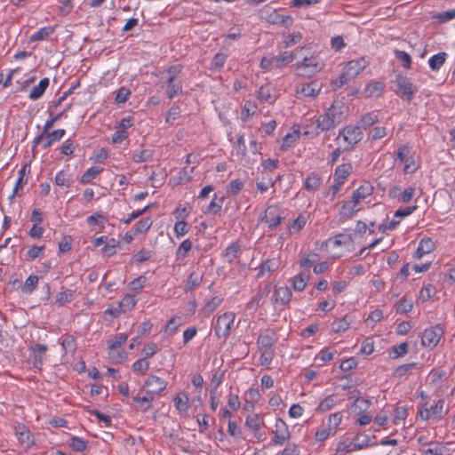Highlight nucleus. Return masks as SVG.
<instances>
[{
  "mask_svg": "<svg viewBox=\"0 0 455 455\" xmlns=\"http://www.w3.org/2000/svg\"><path fill=\"white\" fill-rule=\"evenodd\" d=\"M393 83L396 85L395 93L402 100L411 102L417 92V87L413 84L411 78L401 74L396 75Z\"/></svg>",
  "mask_w": 455,
  "mask_h": 455,
  "instance_id": "f257e3e1",
  "label": "nucleus"
},
{
  "mask_svg": "<svg viewBox=\"0 0 455 455\" xmlns=\"http://www.w3.org/2000/svg\"><path fill=\"white\" fill-rule=\"evenodd\" d=\"M234 320L235 314L232 312H226L217 318L214 332L218 339H227L229 336Z\"/></svg>",
  "mask_w": 455,
  "mask_h": 455,
  "instance_id": "f03ea898",
  "label": "nucleus"
},
{
  "mask_svg": "<svg viewBox=\"0 0 455 455\" xmlns=\"http://www.w3.org/2000/svg\"><path fill=\"white\" fill-rule=\"evenodd\" d=\"M322 63L313 55H304L301 62L296 63V68L302 76H310L322 69Z\"/></svg>",
  "mask_w": 455,
  "mask_h": 455,
  "instance_id": "7ed1b4c3",
  "label": "nucleus"
},
{
  "mask_svg": "<svg viewBox=\"0 0 455 455\" xmlns=\"http://www.w3.org/2000/svg\"><path fill=\"white\" fill-rule=\"evenodd\" d=\"M283 220L284 218L280 215L279 209L276 205L267 206L263 215L259 218V221L267 224V228L270 230L275 229Z\"/></svg>",
  "mask_w": 455,
  "mask_h": 455,
  "instance_id": "20e7f679",
  "label": "nucleus"
},
{
  "mask_svg": "<svg viewBox=\"0 0 455 455\" xmlns=\"http://www.w3.org/2000/svg\"><path fill=\"white\" fill-rule=\"evenodd\" d=\"M443 335V329L440 324H436L426 329L421 337V343L424 347H435Z\"/></svg>",
  "mask_w": 455,
  "mask_h": 455,
  "instance_id": "39448f33",
  "label": "nucleus"
},
{
  "mask_svg": "<svg viewBox=\"0 0 455 455\" xmlns=\"http://www.w3.org/2000/svg\"><path fill=\"white\" fill-rule=\"evenodd\" d=\"M342 136L344 140L350 145L348 148L351 150L355 145H356L363 139V132L361 127L358 125H347L339 132V136Z\"/></svg>",
  "mask_w": 455,
  "mask_h": 455,
  "instance_id": "423d86ee",
  "label": "nucleus"
},
{
  "mask_svg": "<svg viewBox=\"0 0 455 455\" xmlns=\"http://www.w3.org/2000/svg\"><path fill=\"white\" fill-rule=\"evenodd\" d=\"M275 430L273 431L274 438L270 442V445H282L287 441L290 436V431L287 424L280 418L275 421Z\"/></svg>",
  "mask_w": 455,
  "mask_h": 455,
  "instance_id": "0eeeda50",
  "label": "nucleus"
},
{
  "mask_svg": "<svg viewBox=\"0 0 455 455\" xmlns=\"http://www.w3.org/2000/svg\"><path fill=\"white\" fill-rule=\"evenodd\" d=\"M143 387L148 388L147 395L154 397L155 395H159L166 388L167 382L156 375H150L145 380Z\"/></svg>",
  "mask_w": 455,
  "mask_h": 455,
  "instance_id": "6e6552de",
  "label": "nucleus"
},
{
  "mask_svg": "<svg viewBox=\"0 0 455 455\" xmlns=\"http://www.w3.org/2000/svg\"><path fill=\"white\" fill-rule=\"evenodd\" d=\"M347 110L348 108L342 101L335 100L328 108V113L338 125L346 118Z\"/></svg>",
  "mask_w": 455,
  "mask_h": 455,
  "instance_id": "1a4fd4ad",
  "label": "nucleus"
},
{
  "mask_svg": "<svg viewBox=\"0 0 455 455\" xmlns=\"http://www.w3.org/2000/svg\"><path fill=\"white\" fill-rule=\"evenodd\" d=\"M367 65L368 61L364 58L352 60L347 63L345 70L347 71V75L350 76L351 78H354L363 71Z\"/></svg>",
  "mask_w": 455,
  "mask_h": 455,
  "instance_id": "9d476101",
  "label": "nucleus"
},
{
  "mask_svg": "<svg viewBox=\"0 0 455 455\" xmlns=\"http://www.w3.org/2000/svg\"><path fill=\"white\" fill-rule=\"evenodd\" d=\"M30 350L33 352V366L36 369H41L43 365V356L47 351V346L39 343H33L30 346Z\"/></svg>",
  "mask_w": 455,
  "mask_h": 455,
  "instance_id": "9b49d317",
  "label": "nucleus"
},
{
  "mask_svg": "<svg viewBox=\"0 0 455 455\" xmlns=\"http://www.w3.org/2000/svg\"><path fill=\"white\" fill-rule=\"evenodd\" d=\"M435 249V243L429 237H424L419 241V246L414 252L413 258L419 259L425 254H428Z\"/></svg>",
  "mask_w": 455,
  "mask_h": 455,
  "instance_id": "f8f14e48",
  "label": "nucleus"
},
{
  "mask_svg": "<svg viewBox=\"0 0 455 455\" xmlns=\"http://www.w3.org/2000/svg\"><path fill=\"white\" fill-rule=\"evenodd\" d=\"M15 435H17L19 441L21 443L26 444L28 447H30L32 444H34L32 434L25 425L19 424L16 426Z\"/></svg>",
  "mask_w": 455,
  "mask_h": 455,
  "instance_id": "ddd939ff",
  "label": "nucleus"
},
{
  "mask_svg": "<svg viewBox=\"0 0 455 455\" xmlns=\"http://www.w3.org/2000/svg\"><path fill=\"white\" fill-rule=\"evenodd\" d=\"M268 22L275 25H283L289 28L293 24V19L290 15H283L276 11L272 12L267 18Z\"/></svg>",
  "mask_w": 455,
  "mask_h": 455,
  "instance_id": "4468645a",
  "label": "nucleus"
},
{
  "mask_svg": "<svg viewBox=\"0 0 455 455\" xmlns=\"http://www.w3.org/2000/svg\"><path fill=\"white\" fill-rule=\"evenodd\" d=\"M275 333H263L258 337L257 346L259 351L273 349L275 344Z\"/></svg>",
  "mask_w": 455,
  "mask_h": 455,
  "instance_id": "2eb2a0df",
  "label": "nucleus"
},
{
  "mask_svg": "<svg viewBox=\"0 0 455 455\" xmlns=\"http://www.w3.org/2000/svg\"><path fill=\"white\" fill-rule=\"evenodd\" d=\"M271 284L267 283L263 287H261L257 294L251 298V299L248 302L247 307L248 308H257L260 306L261 299L264 297H267L271 292Z\"/></svg>",
  "mask_w": 455,
  "mask_h": 455,
  "instance_id": "dca6fc26",
  "label": "nucleus"
},
{
  "mask_svg": "<svg viewBox=\"0 0 455 455\" xmlns=\"http://www.w3.org/2000/svg\"><path fill=\"white\" fill-rule=\"evenodd\" d=\"M292 292L291 289L287 286L279 287L274 291V298L275 303H280L282 305L288 304L291 299Z\"/></svg>",
  "mask_w": 455,
  "mask_h": 455,
  "instance_id": "f3484780",
  "label": "nucleus"
},
{
  "mask_svg": "<svg viewBox=\"0 0 455 455\" xmlns=\"http://www.w3.org/2000/svg\"><path fill=\"white\" fill-rule=\"evenodd\" d=\"M321 86L316 81L304 84L300 88H297V93H301L305 97H315L320 92Z\"/></svg>",
  "mask_w": 455,
  "mask_h": 455,
  "instance_id": "a211bd4d",
  "label": "nucleus"
},
{
  "mask_svg": "<svg viewBox=\"0 0 455 455\" xmlns=\"http://www.w3.org/2000/svg\"><path fill=\"white\" fill-rule=\"evenodd\" d=\"M296 58V53L293 52H284L280 55L274 56L275 68H282L287 64L292 62Z\"/></svg>",
  "mask_w": 455,
  "mask_h": 455,
  "instance_id": "6ab92c4d",
  "label": "nucleus"
},
{
  "mask_svg": "<svg viewBox=\"0 0 455 455\" xmlns=\"http://www.w3.org/2000/svg\"><path fill=\"white\" fill-rule=\"evenodd\" d=\"M66 131L64 129H58L52 132L47 131L43 144L44 148L51 147L55 141H59L65 135Z\"/></svg>",
  "mask_w": 455,
  "mask_h": 455,
  "instance_id": "aec40b11",
  "label": "nucleus"
},
{
  "mask_svg": "<svg viewBox=\"0 0 455 455\" xmlns=\"http://www.w3.org/2000/svg\"><path fill=\"white\" fill-rule=\"evenodd\" d=\"M49 84V78L45 77L41 79L39 84L30 91L29 99L32 100L40 99L44 93L45 90L48 88Z\"/></svg>",
  "mask_w": 455,
  "mask_h": 455,
  "instance_id": "412c9836",
  "label": "nucleus"
},
{
  "mask_svg": "<svg viewBox=\"0 0 455 455\" xmlns=\"http://www.w3.org/2000/svg\"><path fill=\"white\" fill-rule=\"evenodd\" d=\"M240 251V244L238 243H233L226 248L222 256L227 262L232 263L234 259L239 257Z\"/></svg>",
  "mask_w": 455,
  "mask_h": 455,
  "instance_id": "4be33fe9",
  "label": "nucleus"
},
{
  "mask_svg": "<svg viewBox=\"0 0 455 455\" xmlns=\"http://www.w3.org/2000/svg\"><path fill=\"white\" fill-rule=\"evenodd\" d=\"M372 192L373 187L369 182H365L353 192L352 198L360 202V200L371 195Z\"/></svg>",
  "mask_w": 455,
  "mask_h": 455,
  "instance_id": "5701e85b",
  "label": "nucleus"
},
{
  "mask_svg": "<svg viewBox=\"0 0 455 455\" xmlns=\"http://www.w3.org/2000/svg\"><path fill=\"white\" fill-rule=\"evenodd\" d=\"M359 202L352 198V200L345 202L340 208L339 214L346 218L350 219L355 212L358 210L356 209V205Z\"/></svg>",
  "mask_w": 455,
  "mask_h": 455,
  "instance_id": "b1692460",
  "label": "nucleus"
},
{
  "mask_svg": "<svg viewBox=\"0 0 455 455\" xmlns=\"http://www.w3.org/2000/svg\"><path fill=\"white\" fill-rule=\"evenodd\" d=\"M321 184V177L315 172L308 174L305 180L304 187L307 191H315Z\"/></svg>",
  "mask_w": 455,
  "mask_h": 455,
  "instance_id": "393cba45",
  "label": "nucleus"
},
{
  "mask_svg": "<svg viewBox=\"0 0 455 455\" xmlns=\"http://www.w3.org/2000/svg\"><path fill=\"white\" fill-rule=\"evenodd\" d=\"M447 59V53L444 52H439L432 56L428 60V65L432 71H438L441 67L444 64Z\"/></svg>",
  "mask_w": 455,
  "mask_h": 455,
  "instance_id": "a878e982",
  "label": "nucleus"
},
{
  "mask_svg": "<svg viewBox=\"0 0 455 455\" xmlns=\"http://www.w3.org/2000/svg\"><path fill=\"white\" fill-rule=\"evenodd\" d=\"M352 170V165L350 164H342L337 166L334 172V181H339L344 184V180L349 175Z\"/></svg>",
  "mask_w": 455,
  "mask_h": 455,
  "instance_id": "bb28decb",
  "label": "nucleus"
},
{
  "mask_svg": "<svg viewBox=\"0 0 455 455\" xmlns=\"http://www.w3.org/2000/svg\"><path fill=\"white\" fill-rule=\"evenodd\" d=\"M337 125V124L331 119V116L327 112L324 115H322L317 119V128L321 131H329L332 128H334Z\"/></svg>",
  "mask_w": 455,
  "mask_h": 455,
  "instance_id": "cd10ccee",
  "label": "nucleus"
},
{
  "mask_svg": "<svg viewBox=\"0 0 455 455\" xmlns=\"http://www.w3.org/2000/svg\"><path fill=\"white\" fill-rule=\"evenodd\" d=\"M378 121V116L374 112H370L361 117L357 125L361 127V129L366 130Z\"/></svg>",
  "mask_w": 455,
  "mask_h": 455,
  "instance_id": "c85d7f7f",
  "label": "nucleus"
},
{
  "mask_svg": "<svg viewBox=\"0 0 455 455\" xmlns=\"http://www.w3.org/2000/svg\"><path fill=\"white\" fill-rule=\"evenodd\" d=\"M300 135L299 131H294L291 133H287L283 138V144L281 145L280 149L283 151L288 150L290 148L293 147L297 140H299Z\"/></svg>",
  "mask_w": 455,
  "mask_h": 455,
  "instance_id": "c756f323",
  "label": "nucleus"
},
{
  "mask_svg": "<svg viewBox=\"0 0 455 455\" xmlns=\"http://www.w3.org/2000/svg\"><path fill=\"white\" fill-rule=\"evenodd\" d=\"M202 281H203L202 274H199L196 272H192L187 280V283L185 285V291H188L194 290L195 288H196L197 286H199L201 284Z\"/></svg>",
  "mask_w": 455,
  "mask_h": 455,
  "instance_id": "7c9ffc66",
  "label": "nucleus"
},
{
  "mask_svg": "<svg viewBox=\"0 0 455 455\" xmlns=\"http://www.w3.org/2000/svg\"><path fill=\"white\" fill-rule=\"evenodd\" d=\"M308 279L309 276L306 274L296 275L292 279V288L296 291H302L306 288Z\"/></svg>",
  "mask_w": 455,
  "mask_h": 455,
  "instance_id": "2f4dec72",
  "label": "nucleus"
},
{
  "mask_svg": "<svg viewBox=\"0 0 455 455\" xmlns=\"http://www.w3.org/2000/svg\"><path fill=\"white\" fill-rule=\"evenodd\" d=\"M174 406L179 412H186L188 408V397L185 394H179L173 399Z\"/></svg>",
  "mask_w": 455,
  "mask_h": 455,
  "instance_id": "473e14b6",
  "label": "nucleus"
},
{
  "mask_svg": "<svg viewBox=\"0 0 455 455\" xmlns=\"http://www.w3.org/2000/svg\"><path fill=\"white\" fill-rule=\"evenodd\" d=\"M54 32V27H44L40 28L38 31L34 33L30 38V42L41 41L48 38L50 35Z\"/></svg>",
  "mask_w": 455,
  "mask_h": 455,
  "instance_id": "72a5a7b5",
  "label": "nucleus"
},
{
  "mask_svg": "<svg viewBox=\"0 0 455 455\" xmlns=\"http://www.w3.org/2000/svg\"><path fill=\"white\" fill-rule=\"evenodd\" d=\"M275 183V181H274L272 178L269 177L268 175H263L260 179L258 178L256 180L257 189L259 190L261 193H264L267 191L269 188L274 187Z\"/></svg>",
  "mask_w": 455,
  "mask_h": 455,
  "instance_id": "f704fd0d",
  "label": "nucleus"
},
{
  "mask_svg": "<svg viewBox=\"0 0 455 455\" xmlns=\"http://www.w3.org/2000/svg\"><path fill=\"white\" fill-rule=\"evenodd\" d=\"M38 276L36 275H30L25 281L21 287V291L25 294H30L36 288L38 283Z\"/></svg>",
  "mask_w": 455,
  "mask_h": 455,
  "instance_id": "c9c22d12",
  "label": "nucleus"
},
{
  "mask_svg": "<svg viewBox=\"0 0 455 455\" xmlns=\"http://www.w3.org/2000/svg\"><path fill=\"white\" fill-rule=\"evenodd\" d=\"M87 445V441L77 436H71L68 442V446L75 451H84Z\"/></svg>",
  "mask_w": 455,
  "mask_h": 455,
  "instance_id": "e433bc0d",
  "label": "nucleus"
},
{
  "mask_svg": "<svg viewBox=\"0 0 455 455\" xmlns=\"http://www.w3.org/2000/svg\"><path fill=\"white\" fill-rule=\"evenodd\" d=\"M135 305H136L135 297L131 294H126L118 304V306L121 308V311H123V313H125V312L132 309Z\"/></svg>",
  "mask_w": 455,
  "mask_h": 455,
  "instance_id": "4c0bfd02",
  "label": "nucleus"
},
{
  "mask_svg": "<svg viewBox=\"0 0 455 455\" xmlns=\"http://www.w3.org/2000/svg\"><path fill=\"white\" fill-rule=\"evenodd\" d=\"M279 267V262L278 260L272 259H267L260 265V270L258 274V276H261L265 271L267 272H274L277 270Z\"/></svg>",
  "mask_w": 455,
  "mask_h": 455,
  "instance_id": "58836bf2",
  "label": "nucleus"
},
{
  "mask_svg": "<svg viewBox=\"0 0 455 455\" xmlns=\"http://www.w3.org/2000/svg\"><path fill=\"white\" fill-rule=\"evenodd\" d=\"M224 200L225 198L223 196L218 197L217 195H214V198L207 207V212L214 215L218 214L221 211Z\"/></svg>",
  "mask_w": 455,
  "mask_h": 455,
  "instance_id": "ea45409f",
  "label": "nucleus"
},
{
  "mask_svg": "<svg viewBox=\"0 0 455 455\" xmlns=\"http://www.w3.org/2000/svg\"><path fill=\"white\" fill-rule=\"evenodd\" d=\"M127 339H128V336L125 333L116 334L112 340L108 341V349L113 351V350L120 347L123 344H124L126 342Z\"/></svg>",
  "mask_w": 455,
  "mask_h": 455,
  "instance_id": "a19ab883",
  "label": "nucleus"
},
{
  "mask_svg": "<svg viewBox=\"0 0 455 455\" xmlns=\"http://www.w3.org/2000/svg\"><path fill=\"white\" fill-rule=\"evenodd\" d=\"M370 443V437L367 435H357L353 443L354 450L358 451L366 447L371 446Z\"/></svg>",
  "mask_w": 455,
  "mask_h": 455,
  "instance_id": "79ce46f5",
  "label": "nucleus"
},
{
  "mask_svg": "<svg viewBox=\"0 0 455 455\" xmlns=\"http://www.w3.org/2000/svg\"><path fill=\"white\" fill-rule=\"evenodd\" d=\"M273 88L269 85H262L258 90V99L263 102H269L273 99Z\"/></svg>",
  "mask_w": 455,
  "mask_h": 455,
  "instance_id": "37998d69",
  "label": "nucleus"
},
{
  "mask_svg": "<svg viewBox=\"0 0 455 455\" xmlns=\"http://www.w3.org/2000/svg\"><path fill=\"white\" fill-rule=\"evenodd\" d=\"M261 425H263V421L261 418L257 414L251 415L246 418L245 426L250 429L258 431L259 430Z\"/></svg>",
  "mask_w": 455,
  "mask_h": 455,
  "instance_id": "c03bdc74",
  "label": "nucleus"
},
{
  "mask_svg": "<svg viewBox=\"0 0 455 455\" xmlns=\"http://www.w3.org/2000/svg\"><path fill=\"white\" fill-rule=\"evenodd\" d=\"M395 58L402 62V66L410 69L411 68V57L409 53L404 51L395 50Z\"/></svg>",
  "mask_w": 455,
  "mask_h": 455,
  "instance_id": "a18cd8bd",
  "label": "nucleus"
},
{
  "mask_svg": "<svg viewBox=\"0 0 455 455\" xmlns=\"http://www.w3.org/2000/svg\"><path fill=\"white\" fill-rule=\"evenodd\" d=\"M329 241L331 242L335 246L347 245L354 242L352 235L343 234L337 235L333 238H331Z\"/></svg>",
  "mask_w": 455,
  "mask_h": 455,
  "instance_id": "49530a36",
  "label": "nucleus"
},
{
  "mask_svg": "<svg viewBox=\"0 0 455 455\" xmlns=\"http://www.w3.org/2000/svg\"><path fill=\"white\" fill-rule=\"evenodd\" d=\"M417 366V363H410L399 365L394 371V377L402 378L405 376L409 371L415 369Z\"/></svg>",
  "mask_w": 455,
  "mask_h": 455,
  "instance_id": "de8ad7c7",
  "label": "nucleus"
},
{
  "mask_svg": "<svg viewBox=\"0 0 455 455\" xmlns=\"http://www.w3.org/2000/svg\"><path fill=\"white\" fill-rule=\"evenodd\" d=\"M74 291L72 290H66L65 291L60 292L55 296V302L59 304V306H63L64 304L70 302L73 299Z\"/></svg>",
  "mask_w": 455,
  "mask_h": 455,
  "instance_id": "09e8293b",
  "label": "nucleus"
},
{
  "mask_svg": "<svg viewBox=\"0 0 455 455\" xmlns=\"http://www.w3.org/2000/svg\"><path fill=\"white\" fill-rule=\"evenodd\" d=\"M413 303L411 300L407 299L406 297H403L396 307L397 314H407L412 310Z\"/></svg>",
  "mask_w": 455,
  "mask_h": 455,
  "instance_id": "8fccbe9b",
  "label": "nucleus"
},
{
  "mask_svg": "<svg viewBox=\"0 0 455 455\" xmlns=\"http://www.w3.org/2000/svg\"><path fill=\"white\" fill-rule=\"evenodd\" d=\"M243 186L244 182L242 180L235 179L227 186V192L233 196H236L243 189Z\"/></svg>",
  "mask_w": 455,
  "mask_h": 455,
  "instance_id": "3c124183",
  "label": "nucleus"
},
{
  "mask_svg": "<svg viewBox=\"0 0 455 455\" xmlns=\"http://www.w3.org/2000/svg\"><path fill=\"white\" fill-rule=\"evenodd\" d=\"M221 302L222 299L215 296L205 303L203 310L204 311L205 315H210L221 304Z\"/></svg>",
  "mask_w": 455,
  "mask_h": 455,
  "instance_id": "603ef678",
  "label": "nucleus"
},
{
  "mask_svg": "<svg viewBox=\"0 0 455 455\" xmlns=\"http://www.w3.org/2000/svg\"><path fill=\"white\" fill-rule=\"evenodd\" d=\"M119 241L111 238L106 241L105 245L102 247L101 251L108 257H110L116 253V248L118 246Z\"/></svg>",
  "mask_w": 455,
  "mask_h": 455,
  "instance_id": "864d4df0",
  "label": "nucleus"
},
{
  "mask_svg": "<svg viewBox=\"0 0 455 455\" xmlns=\"http://www.w3.org/2000/svg\"><path fill=\"white\" fill-rule=\"evenodd\" d=\"M55 183L60 187L69 188L72 180L64 171H60L55 176Z\"/></svg>",
  "mask_w": 455,
  "mask_h": 455,
  "instance_id": "5fc2aeb1",
  "label": "nucleus"
},
{
  "mask_svg": "<svg viewBox=\"0 0 455 455\" xmlns=\"http://www.w3.org/2000/svg\"><path fill=\"white\" fill-rule=\"evenodd\" d=\"M443 405L444 401L439 400L434 406H431L430 409V414L431 416L435 419H441L443 416Z\"/></svg>",
  "mask_w": 455,
  "mask_h": 455,
  "instance_id": "6e6d98bb",
  "label": "nucleus"
},
{
  "mask_svg": "<svg viewBox=\"0 0 455 455\" xmlns=\"http://www.w3.org/2000/svg\"><path fill=\"white\" fill-rule=\"evenodd\" d=\"M102 172V169L89 168L80 178L79 182L82 184L89 183L92 179Z\"/></svg>",
  "mask_w": 455,
  "mask_h": 455,
  "instance_id": "4d7b16f0",
  "label": "nucleus"
},
{
  "mask_svg": "<svg viewBox=\"0 0 455 455\" xmlns=\"http://www.w3.org/2000/svg\"><path fill=\"white\" fill-rule=\"evenodd\" d=\"M335 404L334 395H328L323 401L320 402L316 408L319 412H324L331 410Z\"/></svg>",
  "mask_w": 455,
  "mask_h": 455,
  "instance_id": "13d9d810",
  "label": "nucleus"
},
{
  "mask_svg": "<svg viewBox=\"0 0 455 455\" xmlns=\"http://www.w3.org/2000/svg\"><path fill=\"white\" fill-rule=\"evenodd\" d=\"M432 18L437 20L440 23L447 22L455 19L454 9L435 13Z\"/></svg>",
  "mask_w": 455,
  "mask_h": 455,
  "instance_id": "bf43d9fd",
  "label": "nucleus"
},
{
  "mask_svg": "<svg viewBox=\"0 0 455 455\" xmlns=\"http://www.w3.org/2000/svg\"><path fill=\"white\" fill-rule=\"evenodd\" d=\"M352 406L355 407V410H358V414H361L369 409L371 401L369 399L357 397Z\"/></svg>",
  "mask_w": 455,
  "mask_h": 455,
  "instance_id": "052dcab7",
  "label": "nucleus"
},
{
  "mask_svg": "<svg viewBox=\"0 0 455 455\" xmlns=\"http://www.w3.org/2000/svg\"><path fill=\"white\" fill-rule=\"evenodd\" d=\"M152 224L153 221L150 218L141 219L135 224L136 233L147 232L151 228Z\"/></svg>",
  "mask_w": 455,
  "mask_h": 455,
  "instance_id": "680f3d73",
  "label": "nucleus"
},
{
  "mask_svg": "<svg viewBox=\"0 0 455 455\" xmlns=\"http://www.w3.org/2000/svg\"><path fill=\"white\" fill-rule=\"evenodd\" d=\"M192 248V242L189 239L184 240L176 251L177 258H185Z\"/></svg>",
  "mask_w": 455,
  "mask_h": 455,
  "instance_id": "e2e57ef3",
  "label": "nucleus"
},
{
  "mask_svg": "<svg viewBox=\"0 0 455 455\" xmlns=\"http://www.w3.org/2000/svg\"><path fill=\"white\" fill-rule=\"evenodd\" d=\"M131 95V91L128 88L121 87L116 91L115 102L117 104L124 103Z\"/></svg>",
  "mask_w": 455,
  "mask_h": 455,
  "instance_id": "0e129e2a",
  "label": "nucleus"
},
{
  "mask_svg": "<svg viewBox=\"0 0 455 455\" xmlns=\"http://www.w3.org/2000/svg\"><path fill=\"white\" fill-rule=\"evenodd\" d=\"M180 116V108L178 105H173L166 114L165 122L172 124Z\"/></svg>",
  "mask_w": 455,
  "mask_h": 455,
  "instance_id": "69168bd1",
  "label": "nucleus"
},
{
  "mask_svg": "<svg viewBox=\"0 0 455 455\" xmlns=\"http://www.w3.org/2000/svg\"><path fill=\"white\" fill-rule=\"evenodd\" d=\"M152 255V251L141 249L138 253L132 256V259L136 263L140 264L150 259Z\"/></svg>",
  "mask_w": 455,
  "mask_h": 455,
  "instance_id": "338daca9",
  "label": "nucleus"
},
{
  "mask_svg": "<svg viewBox=\"0 0 455 455\" xmlns=\"http://www.w3.org/2000/svg\"><path fill=\"white\" fill-rule=\"evenodd\" d=\"M182 92V83L180 81L174 84L169 85L166 94L169 99H173L176 95L181 94Z\"/></svg>",
  "mask_w": 455,
  "mask_h": 455,
  "instance_id": "774afa93",
  "label": "nucleus"
}]
</instances>
